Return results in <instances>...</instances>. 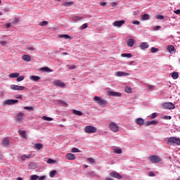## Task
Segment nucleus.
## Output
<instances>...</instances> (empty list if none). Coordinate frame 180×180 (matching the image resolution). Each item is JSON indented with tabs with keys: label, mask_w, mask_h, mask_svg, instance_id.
<instances>
[{
	"label": "nucleus",
	"mask_w": 180,
	"mask_h": 180,
	"mask_svg": "<svg viewBox=\"0 0 180 180\" xmlns=\"http://www.w3.org/2000/svg\"><path fill=\"white\" fill-rule=\"evenodd\" d=\"M167 144L169 146H180V139L176 137H169L167 139Z\"/></svg>",
	"instance_id": "obj_1"
},
{
	"label": "nucleus",
	"mask_w": 180,
	"mask_h": 180,
	"mask_svg": "<svg viewBox=\"0 0 180 180\" xmlns=\"http://www.w3.org/2000/svg\"><path fill=\"white\" fill-rule=\"evenodd\" d=\"M94 101L97 103V105H99V106H106V105H108V101L99 96H94Z\"/></svg>",
	"instance_id": "obj_2"
},
{
	"label": "nucleus",
	"mask_w": 180,
	"mask_h": 180,
	"mask_svg": "<svg viewBox=\"0 0 180 180\" xmlns=\"http://www.w3.org/2000/svg\"><path fill=\"white\" fill-rule=\"evenodd\" d=\"M98 129L94 126L88 125L84 128L85 133H88L89 134H91L92 133H96Z\"/></svg>",
	"instance_id": "obj_3"
},
{
	"label": "nucleus",
	"mask_w": 180,
	"mask_h": 180,
	"mask_svg": "<svg viewBox=\"0 0 180 180\" xmlns=\"http://www.w3.org/2000/svg\"><path fill=\"white\" fill-rule=\"evenodd\" d=\"M25 87L23 86H19L16 84H11L10 86V89L12 91H23L25 90Z\"/></svg>",
	"instance_id": "obj_4"
},
{
	"label": "nucleus",
	"mask_w": 180,
	"mask_h": 180,
	"mask_svg": "<svg viewBox=\"0 0 180 180\" xmlns=\"http://www.w3.org/2000/svg\"><path fill=\"white\" fill-rule=\"evenodd\" d=\"M162 108H164V109H174L175 108V105H174V103L169 102V103H164L162 104Z\"/></svg>",
	"instance_id": "obj_5"
},
{
	"label": "nucleus",
	"mask_w": 180,
	"mask_h": 180,
	"mask_svg": "<svg viewBox=\"0 0 180 180\" xmlns=\"http://www.w3.org/2000/svg\"><path fill=\"white\" fill-rule=\"evenodd\" d=\"M109 127L110 130L114 133H117V131H119V127L115 122H111L109 125Z\"/></svg>",
	"instance_id": "obj_6"
},
{
	"label": "nucleus",
	"mask_w": 180,
	"mask_h": 180,
	"mask_svg": "<svg viewBox=\"0 0 180 180\" xmlns=\"http://www.w3.org/2000/svg\"><path fill=\"white\" fill-rule=\"evenodd\" d=\"M110 175L112 178H115L116 179H122V176L119 174L117 172L112 171L111 173H110Z\"/></svg>",
	"instance_id": "obj_7"
},
{
	"label": "nucleus",
	"mask_w": 180,
	"mask_h": 180,
	"mask_svg": "<svg viewBox=\"0 0 180 180\" xmlns=\"http://www.w3.org/2000/svg\"><path fill=\"white\" fill-rule=\"evenodd\" d=\"M125 21L124 20H120V21H115L112 23V26H115V27H120L124 25Z\"/></svg>",
	"instance_id": "obj_8"
},
{
	"label": "nucleus",
	"mask_w": 180,
	"mask_h": 180,
	"mask_svg": "<svg viewBox=\"0 0 180 180\" xmlns=\"http://www.w3.org/2000/svg\"><path fill=\"white\" fill-rule=\"evenodd\" d=\"M54 85L56 86H60V88H65V84L64 82H62L61 80H56L53 82Z\"/></svg>",
	"instance_id": "obj_9"
},
{
	"label": "nucleus",
	"mask_w": 180,
	"mask_h": 180,
	"mask_svg": "<svg viewBox=\"0 0 180 180\" xmlns=\"http://www.w3.org/2000/svg\"><path fill=\"white\" fill-rule=\"evenodd\" d=\"M129 75H130L129 73H127V72H115V76L116 77H129Z\"/></svg>",
	"instance_id": "obj_10"
},
{
	"label": "nucleus",
	"mask_w": 180,
	"mask_h": 180,
	"mask_svg": "<svg viewBox=\"0 0 180 180\" xmlns=\"http://www.w3.org/2000/svg\"><path fill=\"white\" fill-rule=\"evenodd\" d=\"M108 95H109L110 96H122V94L120 92H116V91H108Z\"/></svg>",
	"instance_id": "obj_11"
},
{
	"label": "nucleus",
	"mask_w": 180,
	"mask_h": 180,
	"mask_svg": "<svg viewBox=\"0 0 180 180\" xmlns=\"http://www.w3.org/2000/svg\"><path fill=\"white\" fill-rule=\"evenodd\" d=\"M148 160H150V161L153 164H155L158 162V156L153 155V156L148 157Z\"/></svg>",
	"instance_id": "obj_12"
},
{
	"label": "nucleus",
	"mask_w": 180,
	"mask_h": 180,
	"mask_svg": "<svg viewBox=\"0 0 180 180\" xmlns=\"http://www.w3.org/2000/svg\"><path fill=\"white\" fill-rule=\"evenodd\" d=\"M1 146H3V147H9V139L8 138H4Z\"/></svg>",
	"instance_id": "obj_13"
},
{
	"label": "nucleus",
	"mask_w": 180,
	"mask_h": 180,
	"mask_svg": "<svg viewBox=\"0 0 180 180\" xmlns=\"http://www.w3.org/2000/svg\"><path fill=\"white\" fill-rule=\"evenodd\" d=\"M19 100H7L5 101V105H15V103H18Z\"/></svg>",
	"instance_id": "obj_14"
},
{
	"label": "nucleus",
	"mask_w": 180,
	"mask_h": 180,
	"mask_svg": "<svg viewBox=\"0 0 180 180\" xmlns=\"http://www.w3.org/2000/svg\"><path fill=\"white\" fill-rule=\"evenodd\" d=\"M167 51H169V53L170 54H174L176 50H175V47L173 45H169L167 46Z\"/></svg>",
	"instance_id": "obj_15"
},
{
	"label": "nucleus",
	"mask_w": 180,
	"mask_h": 180,
	"mask_svg": "<svg viewBox=\"0 0 180 180\" xmlns=\"http://www.w3.org/2000/svg\"><path fill=\"white\" fill-rule=\"evenodd\" d=\"M135 123L139 126H143L144 124V119L143 118H136L135 120Z\"/></svg>",
	"instance_id": "obj_16"
},
{
	"label": "nucleus",
	"mask_w": 180,
	"mask_h": 180,
	"mask_svg": "<svg viewBox=\"0 0 180 180\" xmlns=\"http://www.w3.org/2000/svg\"><path fill=\"white\" fill-rule=\"evenodd\" d=\"M139 47L141 50H146V49H148L150 47V45L147 42H142L140 45Z\"/></svg>",
	"instance_id": "obj_17"
},
{
	"label": "nucleus",
	"mask_w": 180,
	"mask_h": 180,
	"mask_svg": "<svg viewBox=\"0 0 180 180\" xmlns=\"http://www.w3.org/2000/svg\"><path fill=\"white\" fill-rule=\"evenodd\" d=\"M23 116H24L23 112H18L15 116V119L17 122H22V118L23 117Z\"/></svg>",
	"instance_id": "obj_18"
},
{
	"label": "nucleus",
	"mask_w": 180,
	"mask_h": 180,
	"mask_svg": "<svg viewBox=\"0 0 180 180\" xmlns=\"http://www.w3.org/2000/svg\"><path fill=\"white\" fill-rule=\"evenodd\" d=\"M65 157L70 160H75V155L72 153H67Z\"/></svg>",
	"instance_id": "obj_19"
},
{
	"label": "nucleus",
	"mask_w": 180,
	"mask_h": 180,
	"mask_svg": "<svg viewBox=\"0 0 180 180\" xmlns=\"http://www.w3.org/2000/svg\"><path fill=\"white\" fill-rule=\"evenodd\" d=\"M43 72H53V70L50 69L49 67H44L40 69Z\"/></svg>",
	"instance_id": "obj_20"
},
{
	"label": "nucleus",
	"mask_w": 180,
	"mask_h": 180,
	"mask_svg": "<svg viewBox=\"0 0 180 180\" xmlns=\"http://www.w3.org/2000/svg\"><path fill=\"white\" fill-rule=\"evenodd\" d=\"M22 58L24 61H27V63H29V61L32 60V58H30V56L29 55H23L22 56Z\"/></svg>",
	"instance_id": "obj_21"
},
{
	"label": "nucleus",
	"mask_w": 180,
	"mask_h": 180,
	"mask_svg": "<svg viewBox=\"0 0 180 180\" xmlns=\"http://www.w3.org/2000/svg\"><path fill=\"white\" fill-rule=\"evenodd\" d=\"M134 46V39H129L127 41V46L128 47H133Z\"/></svg>",
	"instance_id": "obj_22"
},
{
	"label": "nucleus",
	"mask_w": 180,
	"mask_h": 180,
	"mask_svg": "<svg viewBox=\"0 0 180 180\" xmlns=\"http://www.w3.org/2000/svg\"><path fill=\"white\" fill-rule=\"evenodd\" d=\"M34 150H41L43 148V144L41 143H35L34 146Z\"/></svg>",
	"instance_id": "obj_23"
},
{
	"label": "nucleus",
	"mask_w": 180,
	"mask_h": 180,
	"mask_svg": "<svg viewBox=\"0 0 180 180\" xmlns=\"http://www.w3.org/2000/svg\"><path fill=\"white\" fill-rule=\"evenodd\" d=\"M30 79H31V81H34L35 82H37L40 79V77H39V76H30Z\"/></svg>",
	"instance_id": "obj_24"
},
{
	"label": "nucleus",
	"mask_w": 180,
	"mask_h": 180,
	"mask_svg": "<svg viewBox=\"0 0 180 180\" xmlns=\"http://www.w3.org/2000/svg\"><path fill=\"white\" fill-rule=\"evenodd\" d=\"M18 133L20 135L22 136V137H23V139H27V135L26 134V131L21 130V131H18Z\"/></svg>",
	"instance_id": "obj_25"
},
{
	"label": "nucleus",
	"mask_w": 180,
	"mask_h": 180,
	"mask_svg": "<svg viewBox=\"0 0 180 180\" xmlns=\"http://www.w3.org/2000/svg\"><path fill=\"white\" fill-rule=\"evenodd\" d=\"M72 113L74 115H76V116H82V115H83L82 112H81L79 110H73Z\"/></svg>",
	"instance_id": "obj_26"
},
{
	"label": "nucleus",
	"mask_w": 180,
	"mask_h": 180,
	"mask_svg": "<svg viewBox=\"0 0 180 180\" xmlns=\"http://www.w3.org/2000/svg\"><path fill=\"white\" fill-rule=\"evenodd\" d=\"M141 20H150V15L143 14L141 17Z\"/></svg>",
	"instance_id": "obj_27"
},
{
	"label": "nucleus",
	"mask_w": 180,
	"mask_h": 180,
	"mask_svg": "<svg viewBox=\"0 0 180 180\" xmlns=\"http://www.w3.org/2000/svg\"><path fill=\"white\" fill-rule=\"evenodd\" d=\"M19 73L15 72V73H11L8 75L9 78H18L19 77Z\"/></svg>",
	"instance_id": "obj_28"
},
{
	"label": "nucleus",
	"mask_w": 180,
	"mask_h": 180,
	"mask_svg": "<svg viewBox=\"0 0 180 180\" xmlns=\"http://www.w3.org/2000/svg\"><path fill=\"white\" fill-rule=\"evenodd\" d=\"M172 77L173 78V79H178V78L179 77V74H178V72H174L172 74Z\"/></svg>",
	"instance_id": "obj_29"
},
{
	"label": "nucleus",
	"mask_w": 180,
	"mask_h": 180,
	"mask_svg": "<svg viewBox=\"0 0 180 180\" xmlns=\"http://www.w3.org/2000/svg\"><path fill=\"white\" fill-rule=\"evenodd\" d=\"M158 122L155 120H152V121H148L146 122V126H151L152 124H157Z\"/></svg>",
	"instance_id": "obj_30"
},
{
	"label": "nucleus",
	"mask_w": 180,
	"mask_h": 180,
	"mask_svg": "<svg viewBox=\"0 0 180 180\" xmlns=\"http://www.w3.org/2000/svg\"><path fill=\"white\" fill-rule=\"evenodd\" d=\"M42 120H46V122H51L53 120V118L44 115L42 117Z\"/></svg>",
	"instance_id": "obj_31"
},
{
	"label": "nucleus",
	"mask_w": 180,
	"mask_h": 180,
	"mask_svg": "<svg viewBox=\"0 0 180 180\" xmlns=\"http://www.w3.org/2000/svg\"><path fill=\"white\" fill-rule=\"evenodd\" d=\"M121 57H125L126 58H131V53H122L121 54Z\"/></svg>",
	"instance_id": "obj_32"
},
{
	"label": "nucleus",
	"mask_w": 180,
	"mask_h": 180,
	"mask_svg": "<svg viewBox=\"0 0 180 180\" xmlns=\"http://www.w3.org/2000/svg\"><path fill=\"white\" fill-rule=\"evenodd\" d=\"M30 180H37V179H39V176L36 175V174H34V175H31L30 176Z\"/></svg>",
	"instance_id": "obj_33"
},
{
	"label": "nucleus",
	"mask_w": 180,
	"mask_h": 180,
	"mask_svg": "<svg viewBox=\"0 0 180 180\" xmlns=\"http://www.w3.org/2000/svg\"><path fill=\"white\" fill-rule=\"evenodd\" d=\"M23 79H25V76L24 75H21V76H18L17 77V82H20L22 81H23Z\"/></svg>",
	"instance_id": "obj_34"
},
{
	"label": "nucleus",
	"mask_w": 180,
	"mask_h": 180,
	"mask_svg": "<svg viewBox=\"0 0 180 180\" xmlns=\"http://www.w3.org/2000/svg\"><path fill=\"white\" fill-rule=\"evenodd\" d=\"M124 91L127 92V94H131V88L129 86H126L124 89Z\"/></svg>",
	"instance_id": "obj_35"
},
{
	"label": "nucleus",
	"mask_w": 180,
	"mask_h": 180,
	"mask_svg": "<svg viewBox=\"0 0 180 180\" xmlns=\"http://www.w3.org/2000/svg\"><path fill=\"white\" fill-rule=\"evenodd\" d=\"M59 37L60 39L63 37H64V39H71V37H70V35H68V34H60Z\"/></svg>",
	"instance_id": "obj_36"
},
{
	"label": "nucleus",
	"mask_w": 180,
	"mask_h": 180,
	"mask_svg": "<svg viewBox=\"0 0 180 180\" xmlns=\"http://www.w3.org/2000/svg\"><path fill=\"white\" fill-rule=\"evenodd\" d=\"M56 174H57V171L56 170H53L50 172V176L51 178H54V176L56 175Z\"/></svg>",
	"instance_id": "obj_37"
},
{
	"label": "nucleus",
	"mask_w": 180,
	"mask_h": 180,
	"mask_svg": "<svg viewBox=\"0 0 180 180\" xmlns=\"http://www.w3.org/2000/svg\"><path fill=\"white\" fill-rule=\"evenodd\" d=\"M49 25V22L47 21H42L39 22V26H46Z\"/></svg>",
	"instance_id": "obj_38"
},
{
	"label": "nucleus",
	"mask_w": 180,
	"mask_h": 180,
	"mask_svg": "<svg viewBox=\"0 0 180 180\" xmlns=\"http://www.w3.org/2000/svg\"><path fill=\"white\" fill-rule=\"evenodd\" d=\"M114 153L115 154H122V149L119 148V149H115Z\"/></svg>",
	"instance_id": "obj_39"
},
{
	"label": "nucleus",
	"mask_w": 180,
	"mask_h": 180,
	"mask_svg": "<svg viewBox=\"0 0 180 180\" xmlns=\"http://www.w3.org/2000/svg\"><path fill=\"white\" fill-rule=\"evenodd\" d=\"M71 153H81V150L77 148H73L71 150Z\"/></svg>",
	"instance_id": "obj_40"
},
{
	"label": "nucleus",
	"mask_w": 180,
	"mask_h": 180,
	"mask_svg": "<svg viewBox=\"0 0 180 180\" xmlns=\"http://www.w3.org/2000/svg\"><path fill=\"white\" fill-rule=\"evenodd\" d=\"M87 161H89V162H91V164H94L95 159L92 158H87Z\"/></svg>",
	"instance_id": "obj_41"
},
{
	"label": "nucleus",
	"mask_w": 180,
	"mask_h": 180,
	"mask_svg": "<svg viewBox=\"0 0 180 180\" xmlns=\"http://www.w3.org/2000/svg\"><path fill=\"white\" fill-rule=\"evenodd\" d=\"M26 158H30V155H24L23 156L21 157L22 161H25V160H26Z\"/></svg>",
	"instance_id": "obj_42"
},
{
	"label": "nucleus",
	"mask_w": 180,
	"mask_h": 180,
	"mask_svg": "<svg viewBox=\"0 0 180 180\" xmlns=\"http://www.w3.org/2000/svg\"><path fill=\"white\" fill-rule=\"evenodd\" d=\"M149 117L150 119H155V117H157V113L156 112H153L151 115L149 116Z\"/></svg>",
	"instance_id": "obj_43"
},
{
	"label": "nucleus",
	"mask_w": 180,
	"mask_h": 180,
	"mask_svg": "<svg viewBox=\"0 0 180 180\" xmlns=\"http://www.w3.org/2000/svg\"><path fill=\"white\" fill-rule=\"evenodd\" d=\"M163 119H165V120H171L172 119V117L169 116V115H165Z\"/></svg>",
	"instance_id": "obj_44"
},
{
	"label": "nucleus",
	"mask_w": 180,
	"mask_h": 180,
	"mask_svg": "<svg viewBox=\"0 0 180 180\" xmlns=\"http://www.w3.org/2000/svg\"><path fill=\"white\" fill-rule=\"evenodd\" d=\"M18 22H19V18H14L13 21V25H18Z\"/></svg>",
	"instance_id": "obj_45"
},
{
	"label": "nucleus",
	"mask_w": 180,
	"mask_h": 180,
	"mask_svg": "<svg viewBox=\"0 0 180 180\" xmlns=\"http://www.w3.org/2000/svg\"><path fill=\"white\" fill-rule=\"evenodd\" d=\"M150 51L151 53H157V51H158V49L152 47Z\"/></svg>",
	"instance_id": "obj_46"
},
{
	"label": "nucleus",
	"mask_w": 180,
	"mask_h": 180,
	"mask_svg": "<svg viewBox=\"0 0 180 180\" xmlns=\"http://www.w3.org/2000/svg\"><path fill=\"white\" fill-rule=\"evenodd\" d=\"M86 27H88V24L87 23H84L81 26V29H82L83 30L84 29H86Z\"/></svg>",
	"instance_id": "obj_47"
},
{
	"label": "nucleus",
	"mask_w": 180,
	"mask_h": 180,
	"mask_svg": "<svg viewBox=\"0 0 180 180\" xmlns=\"http://www.w3.org/2000/svg\"><path fill=\"white\" fill-rule=\"evenodd\" d=\"M74 20H82V18L80 16H75L73 18Z\"/></svg>",
	"instance_id": "obj_48"
},
{
	"label": "nucleus",
	"mask_w": 180,
	"mask_h": 180,
	"mask_svg": "<svg viewBox=\"0 0 180 180\" xmlns=\"http://www.w3.org/2000/svg\"><path fill=\"white\" fill-rule=\"evenodd\" d=\"M72 1H65V5H68V6H71L72 5Z\"/></svg>",
	"instance_id": "obj_49"
},
{
	"label": "nucleus",
	"mask_w": 180,
	"mask_h": 180,
	"mask_svg": "<svg viewBox=\"0 0 180 180\" xmlns=\"http://www.w3.org/2000/svg\"><path fill=\"white\" fill-rule=\"evenodd\" d=\"M24 109H25V110H33V107L25 106Z\"/></svg>",
	"instance_id": "obj_50"
},
{
	"label": "nucleus",
	"mask_w": 180,
	"mask_h": 180,
	"mask_svg": "<svg viewBox=\"0 0 180 180\" xmlns=\"http://www.w3.org/2000/svg\"><path fill=\"white\" fill-rule=\"evenodd\" d=\"M53 162H55L54 160L50 158L47 161L48 164H53Z\"/></svg>",
	"instance_id": "obj_51"
},
{
	"label": "nucleus",
	"mask_w": 180,
	"mask_h": 180,
	"mask_svg": "<svg viewBox=\"0 0 180 180\" xmlns=\"http://www.w3.org/2000/svg\"><path fill=\"white\" fill-rule=\"evenodd\" d=\"M27 50H30V51H34L35 49L33 46L27 47Z\"/></svg>",
	"instance_id": "obj_52"
},
{
	"label": "nucleus",
	"mask_w": 180,
	"mask_h": 180,
	"mask_svg": "<svg viewBox=\"0 0 180 180\" xmlns=\"http://www.w3.org/2000/svg\"><path fill=\"white\" fill-rule=\"evenodd\" d=\"M77 68V66L75 65H72L69 68V70H75Z\"/></svg>",
	"instance_id": "obj_53"
},
{
	"label": "nucleus",
	"mask_w": 180,
	"mask_h": 180,
	"mask_svg": "<svg viewBox=\"0 0 180 180\" xmlns=\"http://www.w3.org/2000/svg\"><path fill=\"white\" fill-rule=\"evenodd\" d=\"M44 179H46V176H41L38 178V180H44Z\"/></svg>",
	"instance_id": "obj_54"
},
{
	"label": "nucleus",
	"mask_w": 180,
	"mask_h": 180,
	"mask_svg": "<svg viewBox=\"0 0 180 180\" xmlns=\"http://www.w3.org/2000/svg\"><path fill=\"white\" fill-rule=\"evenodd\" d=\"M148 175L149 176H155V174H154V172H149Z\"/></svg>",
	"instance_id": "obj_55"
},
{
	"label": "nucleus",
	"mask_w": 180,
	"mask_h": 180,
	"mask_svg": "<svg viewBox=\"0 0 180 180\" xmlns=\"http://www.w3.org/2000/svg\"><path fill=\"white\" fill-rule=\"evenodd\" d=\"M158 19H159L160 20H163V19H164V15H158Z\"/></svg>",
	"instance_id": "obj_56"
},
{
	"label": "nucleus",
	"mask_w": 180,
	"mask_h": 180,
	"mask_svg": "<svg viewBox=\"0 0 180 180\" xmlns=\"http://www.w3.org/2000/svg\"><path fill=\"white\" fill-rule=\"evenodd\" d=\"M60 104L63 105V106H67V103L63 101H60Z\"/></svg>",
	"instance_id": "obj_57"
},
{
	"label": "nucleus",
	"mask_w": 180,
	"mask_h": 180,
	"mask_svg": "<svg viewBox=\"0 0 180 180\" xmlns=\"http://www.w3.org/2000/svg\"><path fill=\"white\" fill-rule=\"evenodd\" d=\"M174 13H176V15H179L180 9H177V10L174 11Z\"/></svg>",
	"instance_id": "obj_58"
},
{
	"label": "nucleus",
	"mask_w": 180,
	"mask_h": 180,
	"mask_svg": "<svg viewBox=\"0 0 180 180\" xmlns=\"http://www.w3.org/2000/svg\"><path fill=\"white\" fill-rule=\"evenodd\" d=\"M101 6H106V2H100Z\"/></svg>",
	"instance_id": "obj_59"
},
{
	"label": "nucleus",
	"mask_w": 180,
	"mask_h": 180,
	"mask_svg": "<svg viewBox=\"0 0 180 180\" xmlns=\"http://www.w3.org/2000/svg\"><path fill=\"white\" fill-rule=\"evenodd\" d=\"M133 25H140V22L139 21H133Z\"/></svg>",
	"instance_id": "obj_60"
},
{
	"label": "nucleus",
	"mask_w": 180,
	"mask_h": 180,
	"mask_svg": "<svg viewBox=\"0 0 180 180\" xmlns=\"http://www.w3.org/2000/svg\"><path fill=\"white\" fill-rule=\"evenodd\" d=\"M148 89H154V86L153 85H148Z\"/></svg>",
	"instance_id": "obj_61"
},
{
	"label": "nucleus",
	"mask_w": 180,
	"mask_h": 180,
	"mask_svg": "<svg viewBox=\"0 0 180 180\" xmlns=\"http://www.w3.org/2000/svg\"><path fill=\"white\" fill-rule=\"evenodd\" d=\"M6 29H9V27H11V23L6 24Z\"/></svg>",
	"instance_id": "obj_62"
},
{
	"label": "nucleus",
	"mask_w": 180,
	"mask_h": 180,
	"mask_svg": "<svg viewBox=\"0 0 180 180\" xmlns=\"http://www.w3.org/2000/svg\"><path fill=\"white\" fill-rule=\"evenodd\" d=\"M105 180H113V179H112V178H110V177H107V178L105 179Z\"/></svg>",
	"instance_id": "obj_63"
},
{
	"label": "nucleus",
	"mask_w": 180,
	"mask_h": 180,
	"mask_svg": "<svg viewBox=\"0 0 180 180\" xmlns=\"http://www.w3.org/2000/svg\"><path fill=\"white\" fill-rule=\"evenodd\" d=\"M16 180H23V179L22 177H18Z\"/></svg>",
	"instance_id": "obj_64"
}]
</instances>
